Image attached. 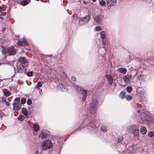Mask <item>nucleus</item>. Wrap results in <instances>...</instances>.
<instances>
[{"instance_id":"obj_1","label":"nucleus","mask_w":154,"mask_h":154,"mask_svg":"<svg viewBox=\"0 0 154 154\" xmlns=\"http://www.w3.org/2000/svg\"><path fill=\"white\" fill-rule=\"evenodd\" d=\"M127 131L128 133L133 134L134 137H137L140 134L139 126L137 125H131L128 127L127 129Z\"/></svg>"},{"instance_id":"obj_2","label":"nucleus","mask_w":154,"mask_h":154,"mask_svg":"<svg viewBox=\"0 0 154 154\" xmlns=\"http://www.w3.org/2000/svg\"><path fill=\"white\" fill-rule=\"evenodd\" d=\"M98 106V101L95 98L93 99L91 103L89 111L92 114H94L96 112Z\"/></svg>"},{"instance_id":"obj_3","label":"nucleus","mask_w":154,"mask_h":154,"mask_svg":"<svg viewBox=\"0 0 154 154\" xmlns=\"http://www.w3.org/2000/svg\"><path fill=\"white\" fill-rule=\"evenodd\" d=\"M2 51L3 54L7 52L9 55H10L15 54L16 53V49L13 47H11L9 48H5L3 47Z\"/></svg>"},{"instance_id":"obj_4","label":"nucleus","mask_w":154,"mask_h":154,"mask_svg":"<svg viewBox=\"0 0 154 154\" xmlns=\"http://www.w3.org/2000/svg\"><path fill=\"white\" fill-rule=\"evenodd\" d=\"M75 88L78 92L82 93L83 95L82 98V101H85L87 96V91L85 90L82 89V88L77 86H75Z\"/></svg>"},{"instance_id":"obj_5","label":"nucleus","mask_w":154,"mask_h":154,"mask_svg":"<svg viewBox=\"0 0 154 154\" xmlns=\"http://www.w3.org/2000/svg\"><path fill=\"white\" fill-rule=\"evenodd\" d=\"M53 146V144L50 140H46L43 142L42 148L43 150H45L51 148Z\"/></svg>"},{"instance_id":"obj_6","label":"nucleus","mask_w":154,"mask_h":154,"mask_svg":"<svg viewBox=\"0 0 154 154\" xmlns=\"http://www.w3.org/2000/svg\"><path fill=\"white\" fill-rule=\"evenodd\" d=\"M90 18L91 17L89 15H86L81 18L79 20V25L82 26L88 22L90 19Z\"/></svg>"},{"instance_id":"obj_7","label":"nucleus","mask_w":154,"mask_h":154,"mask_svg":"<svg viewBox=\"0 0 154 154\" xmlns=\"http://www.w3.org/2000/svg\"><path fill=\"white\" fill-rule=\"evenodd\" d=\"M18 61L20 63V65L22 68L20 66V69H22L24 67L26 66L27 64L28 60L24 57H21L19 58Z\"/></svg>"},{"instance_id":"obj_8","label":"nucleus","mask_w":154,"mask_h":154,"mask_svg":"<svg viewBox=\"0 0 154 154\" xmlns=\"http://www.w3.org/2000/svg\"><path fill=\"white\" fill-rule=\"evenodd\" d=\"M148 118V115L145 113H143L141 115V119L140 120H139V122H145L146 121H148L149 119Z\"/></svg>"},{"instance_id":"obj_9","label":"nucleus","mask_w":154,"mask_h":154,"mask_svg":"<svg viewBox=\"0 0 154 154\" xmlns=\"http://www.w3.org/2000/svg\"><path fill=\"white\" fill-rule=\"evenodd\" d=\"M57 89L58 90L64 92L68 91L67 88H66V86L62 84H60L57 86Z\"/></svg>"},{"instance_id":"obj_10","label":"nucleus","mask_w":154,"mask_h":154,"mask_svg":"<svg viewBox=\"0 0 154 154\" xmlns=\"http://www.w3.org/2000/svg\"><path fill=\"white\" fill-rule=\"evenodd\" d=\"M116 3V0H108L107 2L108 8H109L112 6L115 5Z\"/></svg>"},{"instance_id":"obj_11","label":"nucleus","mask_w":154,"mask_h":154,"mask_svg":"<svg viewBox=\"0 0 154 154\" xmlns=\"http://www.w3.org/2000/svg\"><path fill=\"white\" fill-rule=\"evenodd\" d=\"M131 74L129 73L127 74L126 75L123 77V79L125 82L126 83H128L129 82L130 79L131 78Z\"/></svg>"},{"instance_id":"obj_12","label":"nucleus","mask_w":154,"mask_h":154,"mask_svg":"<svg viewBox=\"0 0 154 154\" xmlns=\"http://www.w3.org/2000/svg\"><path fill=\"white\" fill-rule=\"evenodd\" d=\"M17 44L18 45L20 46H22V45H24L26 46H27L28 45V44L24 38H23L22 41L19 40L17 42Z\"/></svg>"},{"instance_id":"obj_13","label":"nucleus","mask_w":154,"mask_h":154,"mask_svg":"<svg viewBox=\"0 0 154 154\" xmlns=\"http://www.w3.org/2000/svg\"><path fill=\"white\" fill-rule=\"evenodd\" d=\"M47 134L44 130H42L40 134L39 135V136L40 138L42 139L45 138L47 137Z\"/></svg>"},{"instance_id":"obj_14","label":"nucleus","mask_w":154,"mask_h":154,"mask_svg":"<svg viewBox=\"0 0 154 154\" xmlns=\"http://www.w3.org/2000/svg\"><path fill=\"white\" fill-rule=\"evenodd\" d=\"M103 18V16L102 15H99L96 17L95 18V20L96 22L98 23H100Z\"/></svg>"},{"instance_id":"obj_15","label":"nucleus","mask_w":154,"mask_h":154,"mask_svg":"<svg viewBox=\"0 0 154 154\" xmlns=\"http://www.w3.org/2000/svg\"><path fill=\"white\" fill-rule=\"evenodd\" d=\"M13 109L16 110H19L20 109V104L18 103H15L13 104Z\"/></svg>"},{"instance_id":"obj_16","label":"nucleus","mask_w":154,"mask_h":154,"mask_svg":"<svg viewBox=\"0 0 154 154\" xmlns=\"http://www.w3.org/2000/svg\"><path fill=\"white\" fill-rule=\"evenodd\" d=\"M137 78L139 82L140 83L143 82L145 80L144 76L142 74L137 75Z\"/></svg>"},{"instance_id":"obj_17","label":"nucleus","mask_w":154,"mask_h":154,"mask_svg":"<svg viewBox=\"0 0 154 154\" xmlns=\"http://www.w3.org/2000/svg\"><path fill=\"white\" fill-rule=\"evenodd\" d=\"M106 76L109 83L112 85L113 82L112 76L111 75H106Z\"/></svg>"},{"instance_id":"obj_18","label":"nucleus","mask_w":154,"mask_h":154,"mask_svg":"<svg viewBox=\"0 0 154 154\" xmlns=\"http://www.w3.org/2000/svg\"><path fill=\"white\" fill-rule=\"evenodd\" d=\"M117 71L120 73H122L123 74H125L127 72V69L125 68H120L118 69Z\"/></svg>"},{"instance_id":"obj_19","label":"nucleus","mask_w":154,"mask_h":154,"mask_svg":"<svg viewBox=\"0 0 154 154\" xmlns=\"http://www.w3.org/2000/svg\"><path fill=\"white\" fill-rule=\"evenodd\" d=\"M140 132L142 134H145L147 132V130L146 127H141L140 129Z\"/></svg>"},{"instance_id":"obj_20","label":"nucleus","mask_w":154,"mask_h":154,"mask_svg":"<svg viewBox=\"0 0 154 154\" xmlns=\"http://www.w3.org/2000/svg\"><path fill=\"white\" fill-rule=\"evenodd\" d=\"M30 0H23L21 2L20 4L23 6H25L27 5L30 2Z\"/></svg>"},{"instance_id":"obj_21","label":"nucleus","mask_w":154,"mask_h":154,"mask_svg":"<svg viewBox=\"0 0 154 154\" xmlns=\"http://www.w3.org/2000/svg\"><path fill=\"white\" fill-rule=\"evenodd\" d=\"M33 131L36 132L39 130L40 127L38 125L36 124H35L33 125Z\"/></svg>"},{"instance_id":"obj_22","label":"nucleus","mask_w":154,"mask_h":154,"mask_svg":"<svg viewBox=\"0 0 154 154\" xmlns=\"http://www.w3.org/2000/svg\"><path fill=\"white\" fill-rule=\"evenodd\" d=\"M100 38L102 39L106 38V34L105 31H102L100 32Z\"/></svg>"},{"instance_id":"obj_23","label":"nucleus","mask_w":154,"mask_h":154,"mask_svg":"<svg viewBox=\"0 0 154 154\" xmlns=\"http://www.w3.org/2000/svg\"><path fill=\"white\" fill-rule=\"evenodd\" d=\"M7 98L6 97H3L2 98V101L4 103L6 106L9 105V103L6 101Z\"/></svg>"},{"instance_id":"obj_24","label":"nucleus","mask_w":154,"mask_h":154,"mask_svg":"<svg viewBox=\"0 0 154 154\" xmlns=\"http://www.w3.org/2000/svg\"><path fill=\"white\" fill-rule=\"evenodd\" d=\"M22 113L25 116H27L28 114V111L27 109L25 108H23L22 109Z\"/></svg>"},{"instance_id":"obj_25","label":"nucleus","mask_w":154,"mask_h":154,"mask_svg":"<svg viewBox=\"0 0 154 154\" xmlns=\"http://www.w3.org/2000/svg\"><path fill=\"white\" fill-rule=\"evenodd\" d=\"M118 143H121L123 140V137L122 136H119L118 137Z\"/></svg>"},{"instance_id":"obj_26","label":"nucleus","mask_w":154,"mask_h":154,"mask_svg":"<svg viewBox=\"0 0 154 154\" xmlns=\"http://www.w3.org/2000/svg\"><path fill=\"white\" fill-rule=\"evenodd\" d=\"M100 129L101 131L103 132H105L107 131L106 127L104 126H101L100 128Z\"/></svg>"},{"instance_id":"obj_27","label":"nucleus","mask_w":154,"mask_h":154,"mask_svg":"<svg viewBox=\"0 0 154 154\" xmlns=\"http://www.w3.org/2000/svg\"><path fill=\"white\" fill-rule=\"evenodd\" d=\"M126 90L129 93H131L132 90V88L131 86H128L126 87Z\"/></svg>"},{"instance_id":"obj_28","label":"nucleus","mask_w":154,"mask_h":154,"mask_svg":"<svg viewBox=\"0 0 154 154\" xmlns=\"http://www.w3.org/2000/svg\"><path fill=\"white\" fill-rule=\"evenodd\" d=\"M120 97L122 99L125 97V93L123 91L121 92L120 94Z\"/></svg>"},{"instance_id":"obj_29","label":"nucleus","mask_w":154,"mask_h":154,"mask_svg":"<svg viewBox=\"0 0 154 154\" xmlns=\"http://www.w3.org/2000/svg\"><path fill=\"white\" fill-rule=\"evenodd\" d=\"M42 83L40 82H38L37 83V85L35 87L36 88L38 89L39 87H40L42 86Z\"/></svg>"},{"instance_id":"obj_30","label":"nucleus","mask_w":154,"mask_h":154,"mask_svg":"<svg viewBox=\"0 0 154 154\" xmlns=\"http://www.w3.org/2000/svg\"><path fill=\"white\" fill-rule=\"evenodd\" d=\"M18 119L20 121H23L24 119V117L23 115H19L18 117Z\"/></svg>"},{"instance_id":"obj_31","label":"nucleus","mask_w":154,"mask_h":154,"mask_svg":"<svg viewBox=\"0 0 154 154\" xmlns=\"http://www.w3.org/2000/svg\"><path fill=\"white\" fill-rule=\"evenodd\" d=\"M102 30V28L100 26H96L95 28V30L97 31H100Z\"/></svg>"},{"instance_id":"obj_32","label":"nucleus","mask_w":154,"mask_h":154,"mask_svg":"<svg viewBox=\"0 0 154 154\" xmlns=\"http://www.w3.org/2000/svg\"><path fill=\"white\" fill-rule=\"evenodd\" d=\"M102 39L103 44L104 45H105L107 43V42L106 38H105Z\"/></svg>"},{"instance_id":"obj_33","label":"nucleus","mask_w":154,"mask_h":154,"mask_svg":"<svg viewBox=\"0 0 154 154\" xmlns=\"http://www.w3.org/2000/svg\"><path fill=\"white\" fill-rule=\"evenodd\" d=\"M33 72L32 71H30L27 72L26 73V75L28 77H31L33 74Z\"/></svg>"},{"instance_id":"obj_34","label":"nucleus","mask_w":154,"mask_h":154,"mask_svg":"<svg viewBox=\"0 0 154 154\" xmlns=\"http://www.w3.org/2000/svg\"><path fill=\"white\" fill-rule=\"evenodd\" d=\"M148 136L151 137H152L154 136V132L153 131H150L148 134Z\"/></svg>"},{"instance_id":"obj_35","label":"nucleus","mask_w":154,"mask_h":154,"mask_svg":"<svg viewBox=\"0 0 154 154\" xmlns=\"http://www.w3.org/2000/svg\"><path fill=\"white\" fill-rule=\"evenodd\" d=\"M4 95L6 97L8 96L11 94L8 91H5L4 92Z\"/></svg>"},{"instance_id":"obj_36","label":"nucleus","mask_w":154,"mask_h":154,"mask_svg":"<svg viewBox=\"0 0 154 154\" xmlns=\"http://www.w3.org/2000/svg\"><path fill=\"white\" fill-rule=\"evenodd\" d=\"M127 100H130L132 99V97L131 96L127 95L125 97Z\"/></svg>"},{"instance_id":"obj_37","label":"nucleus","mask_w":154,"mask_h":154,"mask_svg":"<svg viewBox=\"0 0 154 154\" xmlns=\"http://www.w3.org/2000/svg\"><path fill=\"white\" fill-rule=\"evenodd\" d=\"M105 2L103 0H101L100 2V4L101 6H103L105 5Z\"/></svg>"},{"instance_id":"obj_38","label":"nucleus","mask_w":154,"mask_h":154,"mask_svg":"<svg viewBox=\"0 0 154 154\" xmlns=\"http://www.w3.org/2000/svg\"><path fill=\"white\" fill-rule=\"evenodd\" d=\"M26 102V100L25 98H22L21 100V103L22 104H24Z\"/></svg>"},{"instance_id":"obj_39","label":"nucleus","mask_w":154,"mask_h":154,"mask_svg":"<svg viewBox=\"0 0 154 154\" xmlns=\"http://www.w3.org/2000/svg\"><path fill=\"white\" fill-rule=\"evenodd\" d=\"M32 102V101L30 99H28L27 100V103L29 105H30L31 104Z\"/></svg>"},{"instance_id":"obj_40","label":"nucleus","mask_w":154,"mask_h":154,"mask_svg":"<svg viewBox=\"0 0 154 154\" xmlns=\"http://www.w3.org/2000/svg\"><path fill=\"white\" fill-rule=\"evenodd\" d=\"M20 100V98H17L15 99V101L17 102V103H18L19 102Z\"/></svg>"},{"instance_id":"obj_41","label":"nucleus","mask_w":154,"mask_h":154,"mask_svg":"<svg viewBox=\"0 0 154 154\" xmlns=\"http://www.w3.org/2000/svg\"><path fill=\"white\" fill-rule=\"evenodd\" d=\"M88 123H86V125H85L86 126L89 125V126H92V123L89 122L88 123Z\"/></svg>"},{"instance_id":"obj_42","label":"nucleus","mask_w":154,"mask_h":154,"mask_svg":"<svg viewBox=\"0 0 154 154\" xmlns=\"http://www.w3.org/2000/svg\"><path fill=\"white\" fill-rule=\"evenodd\" d=\"M74 81H75L76 80V78L75 77H72L71 78Z\"/></svg>"},{"instance_id":"obj_43","label":"nucleus","mask_w":154,"mask_h":154,"mask_svg":"<svg viewBox=\"0 0 154 154\" xmlns=\"http://www.w3.org/2000/svg\"><path fill=\"white\" fill-rule=\"evenodd\" d=\"M144 92L143 91H141L140 92V95L142 97H143L144 95Z\"/></svg>"},{"instance_id":"obj_44","label":"nucleus","mask_w":154,"mask_h":154,"mask_svg":"<svg viewBox=\"0 0 154 154\" xmlns=\"http://www.w3.org/2000/svg\"><path fill=\"white\" fill-rule=\"evenodd\" d=\"M6 13L5 12H3L2 13V15L3 16H5L6 15Z\"/></svg>"},{"instance_id":"obj_45","label":"nucleus","mask_w":154,"mask_h":154,"mask_svg":"<svg viewBox=\"0 0 154 154\" xmlns=\"http://www.w3.org/2000/svg\"><path fill=\"white\" fill-rule=\"evenodd\" d=\"M63 77H65L66 76V73H63Z\"/></svg>"},{"instance_id":"obj_46","label":"nucleus","mask_w":154,"mask_h":154,"mask_svg":"<svg viewBox=\"0 0 154 154\" xmlns=\"http://www.w3.org/2000/svg\"><path fill=\"white\" fill-rule=\"evenodd\" d=\"M134 147L133 146H131L129 148V150H131L133 149Z\"/></svg>"},{"instance_id":"obj_47","label":"nucleus","mask_w":154,"mask_h":154,"mask_svg":"<svg viewBox=\"0 0 154 154\" xmlns=\"http://www.w3.org/2000/svg\"><path fill=\"white\" fill-rule=\"evenodd\" d=\"M35 154H42V153L40 152L37 151L35 153Z\"/></svg>"},{"instance_id":"obj_48","label":"nucleus","mask_w":154,"mask_h":154,"mask_svg":"<svg viewBox=\"0 0 154 154\" xmlns=\"http://www.w3.org/2000/svg\"><path fill=\"white\" fill-rule=\"evenodd\" d=\"M0 18L2 20V19H3V17H2L1 16H0Z\"/></svg>"},{"instance_id":"obj_49","label":"nucleus","mask_w":154,"mask_h":154,"mask_svg":"<svg viewBox=\"0 0 154 154\" xmlns=\"http://www.w3.org/2000/svg\"><path fill=\"white\" fill-rule=\"evenodd\" d=\"M2 9V7H0V11H1Z\"/></svg>"},{"instance_id":"obj_50","label":"nucleus","mask_w":154,"mask_h":154,"mask_svg":"<svg viewBox=\"0 0 154 154\" xmlns=\"http://www.w3.org/2000/svg\"><path fill=\"white\" fill-rule=\"evenodd\" d=\"M92 1L93 2H96V0H92Z\"/></svg>"},{"instance_id":"obj_51","label":"nucleus","mask_w":154,"mask_h":154,"mask_svg":"<svg viewBox=\"0 0 154 154\" xmlns=\"http://www.w3.org/2000/svg\"><path fill=\"white\" fill-rule=\"evenodd\" d=\"M84 3H85V4H87V3H87V2H84Z\"/></svg>"},{"instance_id":"obj_52","label":"nucleus","mask_w":154,"mask_h":154,"mask_svg":"<svg viewBox=\"0 0 154 154\" xmlns=\"http://www.w3.org/2000/svg\"><path fill=\"white\" fill-rule=\"evenodd\" d=\"M80 129L79 128H78L75 131L79 130Z\"/></svg>"},{"instance_id":"obj_53","label":"nucleus","mask_w":154,"mask_h":154,"mask_svg":"<svg viewBox=\"0 0 154 154\" xmlns=\"http://www.w3.org/2000/svg\"><path fill=\"white\" fill-rule=\"evenodd\" d=\"M40 91H42V90H41V89Z\"/></svg>"},{"instance_id":"obj_54","label":"nucleus","mask_w":154,"mask_h":154,"mask_svg":"<svg viewBox=\"0 0 154 154\" xmlns=\"http://www.w3.org/2000/svg\"><path fill=\"white\" fill-rule=\"evenodd\" d=\"M37 1H39V0H37Z\"/></svg>"},{"instance_id":"obj_55","label":"nucleus","mask_w":154,"mask_h":154,"mask_svg":"<svg viewBox=\"0 0 154 154\" xmlns=\"http://www.w3.org/2000/svg\"><path fill=\"white\" fill-rule=\"evenodd\" d=\"M103 48L105 49V47H104Z\"/></svg>"}]
</instances>
